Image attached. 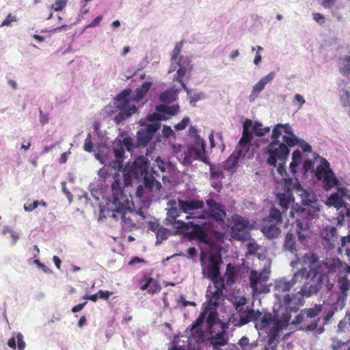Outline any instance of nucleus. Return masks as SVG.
Returning <instances> with one entry per match:
<instances>
[{
  "mask_svg": "<svg viewBox=\"0 0 350 350\" xmlns=\"http://www.w3.org/2000/svg\"><path fill=\"white\" fill-rule=\"evenodd\" d=\"M121 143H122L123 147L126 148L128 151L132 150L133 148V140L131 137H124L122 140H121Z\"/></svg>",
  "mask_w": 350,
  "mask_h": 350,
  "instance_id": "obj_59",
  "label": "nucleus"
},
{
  "mask_svg": "<svg viewBox=\"0 0 350 350\" xmlns=\"http://www.w3.org/2000/svg\"><path fill=\"white\" fill-rule=\"evenodd\" d=\"M284 247L286 250L291 253H294L297 251L295 237L293 233L288 232L286 234Z\"/></svg>",
  "mask_w": 350,
  "mask_h": 350,
  "instance_id": "obj_31",
  "label": "nucleus"
},
{
  "mask_svg": "<svg viewBox=\"0 0 350 350\" xmlns=\"http://www.w3.org/2000/svg\"><path fill=\"white\" fill-rule=\"evenodd\" d=\"M276 198L279 202V205L282 209V214H285L288 211L289 206L293 200V195L290 191L284 193H278Z\"/></svg>",
  "mask_w": 350,
  "mask_h": 350,
  "instance_id": "obj_26",
  "label": "nucleus"
},
{
  "mask_svg": "<svg viewBox=\"0 0 350 350\" xmlns=\"http://www.w3.org/2000/svg\"><path fill=\"white\" fill-rule=\"evenodd\" d=\"M211 311L208 314V316L206 317V324L207 327L209 329H211L212 327L214 325V324L216 322V319L217 317V314L216 310H211Z\"/></svg>",
  "mask_w": 350,
  "mask_h": 350,
  "instance_id": "obj_51",
  "label": "nucleus"
},
{
  "mask_svg": "<svg viewBox=\"0 0 350 350\" xmlns=\"http://www.w3.org/2000/svg\"><path fill=\"white\" fill-rule=\"evenodd\" d=\"M297 189L298 190H301L303 193L301 194V196H303L301 202L305 205H310V203H312V200L308 198L310 196L309 193L306 190L304 189L300 184L297 185Z\"/></svg>",
  "mask_w": 350,
  "mask_h": 350,
  "instance_id": "obj_54",
  "label": "nucleus"
},
{
  "mask_svg": "<svg viewBox=\"0 0 350 350\" xmlns=\"http://www.w3.org/2000/svg\"><path fill=\"white\" fill-rule=\"evenodd\" d=\"M256 317V327L267 334L275 331L276 327L278 328V331H280L283 327L282 322L279 319H276L269 312L262 313L258 310Z\"/></svg>",
  "mask_w": 350,
  "mask_h": 350,
  "instance_id": "obj_9",
  "label": "nucleus"
},
{
  "mask_svg": "<svg viewBox=\"0 0 350 350\" xmlns=\"http://www.w3.org/2000/svg\"><path fill=\"white\" fill-rule=\"evenodd\" d=\"M252 126V121L250 119H247L243 125V133L242 137L239 139L241 143L245 142L250 144L252 139V135L250 132V128Z\"/></svg>",
  "mask_w": 350,
  "mask_h": 350,
  "instance_id": "obj_30",
  "label": "nucleus"
},
{
  "mask_svg": "<svg viewBox=\"0 0 350 350\" xmlns=\"http://www.w3.org/2000/svg\"><path fill=\"white\" fill-rule=\"evenodd\" d=\"M207 267V278L210 280L217 278L220 275V265L222 260L220 256H211Z\"/></svg>",
  "mask_w": 350,
  "mask_h": 350,
  "instance_id": "obj_22",
  "label": "nucleus"
},
{
  "mask_svg": "<svg viewBox=\"0 0 350 350\" xmlns=\"http://www.w3.org/2000/svg\"><path fill=\"white\" fill-rule=\"evenodd\" d=\"M329 200L330 204L336 207L342 206V205L345 204L342 198L336 193L332 194L329 198Z\"/></svg>",
  "mask_w": 350,
  "mask_h": 350,
  "instance_id": "obj_50",
  "label": "nucleus"
},
{
  "mask_svg": "<svg viewBox=\"0 0 350 350\" xmlns=\"http://www.w3.org/2000/svg\"><path fill=\"white\" fill-rule=\"evenodd\" d=\"M282 124H276L273 129L271 135L272 141L280 142L278 139L282 135Z\"/></svg>",
  "mask_w": 350,
  "mask_h": 350,
  "instance_id": "obj_53",
  "label": "nucleus"
},
{
  "mask_svg": "<svg viewBox=\"0 0 350 350\" xmlns=\"http://www.w3.org/2000/svg\"><path fill=\"white\" fill-rule=\"evenodd\" d=\"M282 139L284 144H286L288 148L295 146L297 142V139L294 134L291 135V136L284 135Z\"/></svg>",
  "mask_w": 350,
  "mask_h": 350,
  "instance_id": "obj_52",
  "label": "nucleus"
},
{
  "mask_svg": "<svg viewBox=\"0 0 350 350\" xmlns=\"http://www.w3.org/2000/svg\"><path fill=\"white\" fill-rule=\"evenodd\" d=\"M177 90H167L159 95V100L162 103H172L176 100Z\"/></svg>",
  "mask_w": 350,
  "mask_h": 350,
  "instance_id": "obj_32",
  "label": "nucleus"
},
{
  "mask_svg": "<svg viewBox=\"0 0 350 350\" xmlns=\"http://www.w3.org/2000/svg\"><path fill=\"white\" fill-rule=\"evenodd\" d=\"M196 144L199 147L198 148L196 146H191L183 153V164L184 165H190L193 161L196 160H200L206 164L208 163V157L206 154L205 150V141L199 139L196 142Z\"/></svg>",
  "mask_w": 350,
  "mask_h": 350,
  "instance_id": "obj_8",
  "label": "nucleus"
},
{
  "mask_svg": "<svg viewBox=\"0 0 350 350\" xmlns=\"http://www.w3.org/2000/svg\"><path fill=\"white\" fill-rule=\"evenodd\" d=\"M209 341L211 345L217 349L227 345L228 338L226 336V327L224 323H221L219 332L209 337Z\"/></svg>",
  "mask_w": 350,
  "mask_h": 350,
  "instance_id": "obj_20",
  "label": "nucleus"
},
{
  "mask_svg": "<svg viewBox=\"0 0 350 350\" xmlns=\"http://www.w3.org/2000/svg\"><path fill=\"white\" fill-rule=\"evenodd\" d=\"M319 209L313 207L293 208L291 211L292 217L295 218L297 234L299 241L304 243L311 226V221L318 216Z\"/></svg>",
  "mask_w": 350,
  "mask_h": 350,
  "instance_id": "obj_3",
  "label": "nucleus"
},
{
  "mask_svg": "<svg viewBox=\"0 0 350 350\" xmlns=\"http://www.w3.org/2000/svg\"><path fill=\"white\" fill-rule=\"evenodd\" d=\"M240 157L236 155L235 152H233L229 156V157L224 161V167L226 170L230 171L236 167Z\"/></svg>",
  "mask_w": 350,
  "mask_h": 350,
  "instance_id": "obj_38",
  "label": "nucleus"
},
{
  "mask_svg": "<svg viewBox=\"0 0 350 350\" xmlns=\"http://www.w3.org/2000/svg\"><path fill=\"white\" fill-rule=\"evenodd\" d=\"M113 152L118 160L123 159L124 157V148L121 143V139H116L113 145Z\"/></svg>",
  "mask_w": 350,
  "mask_h": 350,
  "instance_id": "obj_37",
  "label": "nucleus"
},
{
  "mask_svg": "<svg viewBox=\"0 0 350 350\" xmlns=\"http://www.w3.org/2000/svg\"><path fill=\"white\" fill-rule=\"evenodd\" d=\"M250 284L253 292L261 293L267 289V281L269 279V272L263 269L260 272L252 270L250 273Z\"/></svg>",
  "mask_w": 350,
  "mask_h": 350,
  "instance_id": "obj_14",
  "label": "nucleus"
},
{
  "mask_svg": "<svg viewBox=\"0 0 350 350\" xmlns=\"http://www.w3.org/2000/svg\"><path fill=\"white\" fill-rule=\"evenodd\" d=\"M183 41L176 42L175 46L171 54V61L172 62L176 61V59H178L183 47Z\"/></svg>",
  "mask_w": 350,
  "mask_h": 350,
  "instance_id": "obj_47",
  "label": "nucleus"
},
{
  "mask_svg": "<svg viewBox=\"0 0 350 350\" xmlns=\"http://www.w3.org/2000/svg\"><path fill=\"white\" fill-rule=\"evenodd\" d=\"M337 332L343 336H347V342H350V311L346 313L345 317L338 324Z\"/></svg>",
  "mask_w": 350,
  "mask_h": 350,
  "instance_id": "obj_25",
  "label": "nucleus"
},
{
  "mask_svg": "<svg viewBox=\"0 0 350 350\" xmlns=\"http://www.w3.org/2000/svg\"><path fill=\"white\" fill-rule=\"evenodd\" d=\"M304 277L306 278L310 277L309 271L306 269H300L294 274L293 278L291 280H287L285 278L276 280L275 282L274 288L278 293L289 291L299 278H303Z\"/></svg>",
  "mask_w": 350,
  "mask_h": 350,
  "instance_id": "obj_15",
  "label": "nucleus"
},
{
  "mask_svg": "<svg viewBox=\"0 0 350 350\" xmlns=\"http://www.w3.org/2000/svg\"><path fill=\"white\" fill-rule=\"evenodd\" d=\"M214 285L215 291L223 292L225 290L226 284L224 278H222L221 275L218 276L217 278H213L211 280Z\"/></svg>",
  "mask_w": 350,
  "mask_h": 350,
  "instance_id": "obj_44",
  "label": "nucleus"
},
{
  "mask_svg": "<svg viewBox=\"0 0 350 350\" xmlns=\"http://www.w3.org/2000/svg\"><path fill=\"white\" fill-rule=\"evenodd\" d=\"M155 234L157 237V243H161L163 240L167 238L168 231L164 227L161 226Z\"/></svg>",
  "mask_w": 350,
  "mask_h": 350,
  "instance_id": "obj_48",
  "label": "nucleus"
},
{
  "mask_svg": "<svg viewBox=\"0 0 350 350\" xmlns=\"http://www.w3.org/2000/svg\"><path fill=\"white\" fill-rule=\"evenodd\" d=\"M323 309L321 304H316L313 308H305L295 317L292 323L299 325L301 330L322 334L324 332V327L320 325L321 318L319 316L324 312Z\"/></svg>",
  "mask_w": 350,
  "mask_h": 350,
  "instance_id": "obj_2",
  "label": "nucleus"
},
{
  "mask_svg": "<svg viewBox=\"0 0 350 350\" xmlns=\"http://www.w3.org/2000/svg\"><path fill=\"white\" fill-rule=\"evenodd\" d=\"M135 179L134 175L131 174V171L128 167V165L125 166L123 170V180L126 186L131 185L133 180Z\"/></svg>",
  "mask_w": 350,
  "mask_h": 350,
  "instance_id": "obj_46",
  "label": "nucleus"
},
{
  "mask_svg": "<svg viewBox=\"0 0 350 350\" xmlns=\"http://www.w3.org/2000/svg\"><path fill=\"white\" fill-rule=\"evenodd\" d=\"M265 152L269 154L267 163L270 166L275 167L278 161L286 163L290 153V150L284 143L272 141L268 145Z\"/></svg>",
  "mask_w": 350,
  "mask_h": 350,
  "instance_id": "obj_7",
  "label": "nucleus"
},
{
  "mask_svg": "<svg viewBox=\"0 0 350 350\" xmlns=\"http://www.w3.org/2000/svg\"><path fill=\"white\" fill-rule=\"evenodd\" d=\"M239 345L243 350H252L257 347L256 342H250L249 338L246 336H243L239 340Z\"/></svg>",
  "mask_w": 350,
  "mask_h": 350,
  "instance_id": "obj_42",
  "label": "nucleus"
},
{
  "mask_svg": "<svg viewBox=\"0 0 350 350\" xmlns=\"http://www.w3.org/2000/svg\"><path fill=\"white\" fill-rule=\"evenodd\" d=\"M167 204L170 206V208L167 212L166 220H167L171 224H173L174 227L176 228V226H178L176 221H180L176 220V218L180 216L181 211L180 210V207L178 208L176 206L177 202L176 200H171Z\"/></svg>",
  "mask_w": 350,
  "mask_h": 350,
  "instance_id": "obj_24",
  "label": "nucleus"
},
{
  "mask_svg": "<svg viewBox=\"0 0 350 350\" xmlns=\"http://www.w3.org/2000/svg\"><path fill=\"white\" fill-rule=\"evenodd\" d=\"M221 277L224 278V280L226 281V284H228V285H232L234 283V281H235L234 268L231 264L227 265L226 272H225L224 276H221Z\"/></svg>",
  "mask_w": 350,
  "mask_h": 350,
  "instance_id": "obj_36",
  "label": "nucleus"
},
{
  "mask_svg": "<svg viewBox=\"0 0 350 350\" xmlns=\"http://www.w3.org/2000/svg\"><path fill=\"white\" fill-rule=\"evenodd\" d=\"M67 5V0H56L54 3L51 5V10L54 11H61Z\"/></svg>",
  "mask_w": 350,
  "mask_h": 350,
  "instance_id": "obj_55",
  "label": "nucleus"
},
{
  "mask_svg": "<svg viewBox=\"0 0 350 350\" xmlns=\"http://www.w3.org/2000/svg\"><path fill=\"white\" fill-rule=\"evenodd\" d=\"M131 93V89H124L120 94L117 95L113 102L116 111L118 112L115 117V120L118 124L134 114L137 110L135 105L131 104L129 100Z\"/></svg>",
  "mask_w": 350,
  "mask_h": 350,
  "instance_id": "obj_5",
  "label": "nucleus"
},
{
  "mask_svg": "<svg viewBox=\"0 0 350 350\" xmlns=\"http://www.w3.org/2000/svg\"><path fill=\"white\" fill-rule=\"evenodd\" d=\"M176 64L178 66H180L182 68H185L190 70H192V69H193L191 61L187 56H180V57L178 58V61L176 62Z\"/></svg>",
  "mask_w": 350,
  "mask_h": 350,
  "instance_id": "obj_45",
  "label": "nucleus"
},
{
  "mask_svg": "<svg viewBox=\"0 0 350 350\" xmlns=\"http://www.w3.org/2000/svg\"><path fill=\"white\" fill-rule=\"evenodd\" d=\"M347 340L345 342H342L338 339L332 340V350H339L348 343Z\"/></svg>",
  "mask_w": 350,
  "mask_h": 350,
  "instance_id": "obj_61",
  "label": "nucleus"
},
{
  "mask_svg": "<svg viewBox=\"0 0 350 350\" xmlns=\"http://www.w3.org/2000/svg\"><path fill=\"white\" fill-rule=\"evenodd\" d=\"M160 124L158 122L150 123L148 124L144 130L152 137L154 135L155 133L159 129Z\"/></svg>",
  "mask_w": 350,
  "mask_h": 350,
  "instance_id": "obj_49",
  "label": "nucleus"
},
{
  "mask_svg": "<svg viewBox=\"0 0 350 350\" xmlns=\"http://www.w3.org/2000/svg\"><path fill=\"white\" fill-rule=\"evenodd\" d=\"M177 230L182 234H185L191 239H198L201 242L207 243V234L204 230L198 224L193 222L176 221Z\"/></svg>",
  "mask_w": 350,
  "mask_h": 350,
  "instance_id": "obj_11",
  "label": "nucleus"
},
{
  "mask_svg": "<svg viewBox=\"0 0 350 350\" xmlns=\"http://www.w3.org/2000/svg\"><path fill=\"white\" fill-rule=\"evenodd\" d=\"M268 340L264 347V350H277L278 345L280 342V331L275 328V331L267 334Z\"/></svg>",
  "mask_w": 350,
  "mask_h": 350,
  "instance_id": "obj_27",
  "label": "nucleus"
},
{
  "mask_svg": "<svg viewBox=\"0 0 350 350\" xmlns=\"http://www.w3.org/2000/svg\"><path fill=\"white\" fill-rule=\"evenodd\" d=\"M250 147V144L239 142L234 152L236 155H238L240 158L245 157V154L248 152Z\"/></svg>",
  "mask_w": 350,
  "mask_h": 350,
  "instance_id": "obj_40",
  "label": "nucleus"
},
{
  "mask_svg": "<svg viewBox=\"0 0 350 350\" xmlns=\"http://www.w3.org/2000/svg\"><path fill=\"white\" fill-rule=\"evenodd\" d=\"M315 174L319 180H323V187L326 191L339 184L338 180L329 167V162L325 159L317 167Z\"/></svg>",
  "mask_w": 350,
  "mask_h": 350,
  "instance_id": "obj_10",
  "label": "nucleus"
},
{
  "mask_svg": "<svg viewBox=\"0 0 350 350\" xmlns=\"http://www.w3.org/2000/svg\"><path fill=\"white\" fill-rule=\"evenodd\" d=\"M128 167L134 175L135 179H139L148 170L149 161L146 158L141 156L137 158L131 165H128Z\"/></svg>",
  "mask_w": 350,
  "mask_h": 350,
  "instance_id": "obj_18",
  "label": "nucleus"
},
{
  "mask_svg": "<svg viewBox=\"0 0 350 350\" xmlns=\"http://www.w3.org/2000/svg\"><path fill=\"white\" fill-rule=\"evenodd\" d=\"M282 223V212L279 209L272 207L269 211V215L262 219L260 230L268 239H276L281 233L278 225Z\"/></svg>",
  "mask_w": 350,
  "mask_h": 350,
  "instance_id": "obj_4",
  "label": "nucleus"
},
{
  "mask_svg": "<svg viewBox=\"0 0 350 350\" xmlns=\"http://www.w3.org/2000/svg\"><path fill=\"white\" fill-rule=\"evenodd\" d=\"M341 65L340 71L342 74H350V55H345L340 58Z\"/></svg>",
  "mask_w": 350,
  "mask_h": 350,
  "instance_id": "obj_41",
  "label": "nucleus"
},
{
  "mask_svg": "<svg viewBox=\"0 0 350 350\" xmlns=\"http://www.w3.org/2000/svg\"><path fill=\"white\" fill-rule=\"evenodd\" d=\"M178 205L182 213L187 214L186 219H199L200 212L204 210V203L202 200H178Z\"/></svg>",
  "mask_w": 350,
  "mask_h": 350,
  "instance_id": "obj_13",
  "label": "nucleus"
},
{
  "mask_svg": "<svg viewBox=\"0 0 350 350\" xmlns=\"http://www.w3.org/2000/svg\"><path fill=\"white\" fill-rule=\"evenodd\" d=\"M190 122V119L188 117H185L183 119L178 122V124L174 125V129L176 131H183L184 130L187 126L189 124Z\"/></svg>",
  "mask_w": 350,
  "mask_h": 350,
  "instance_id": "obj_58",
  "label": "nucleus"
},
{
  "mask_svg": "<svg viewBox=\"0 0 350 350\" xmlns=\"http://www.w3.org/2000/svg\"><path fill=\"white\" fill-rule=\"evenodd\" d=\"M3 234H9L13 240L14 244H15L16 242L19 239L18 233L15 232L14 230H13L12 228H10L9 227H6L3 229Z\"/></svg>",
  "mask_w": 350,
  "mask_h": 350,
  "instance_id": "obj_56",
  "label": "nucleus"
},
{
  "mask_svg": "<svg viewBox=\"0 0 350 350\" xmlns=\"http://www.w3.org/2000/svg\"><path fill=\"white\" fill-rule=\"evenodd\" d=\"M93 144L91 139V135L89 133L84 142L83 148L85 151L91 152L93 150Z\"/></svg>",
  "mask_w": 350,
  "mask_h": 350,
  "instance_id": "obj_60",
  "label": "nucleus"
},
{
  "mask_svg": "<svg viewBox=\"0 0 350 350\" xmlns=\"http://www.w3.org/2000/svg\"><path fill=\"white\" fill-rule=\"evenodd\" d=\"M237 313L233 314L232 321L235 326L241 327L245 324L249 323L251 321L256 320V312L253 309H250L248 307L245 308L241 306V304H238L237 306Z\"/></svg>",
  "mask_w": 350,
  "mask_h": 350,
  "instance_id": "obj_17",
  "label": "nucleus"
},
{
  "mask_svg": "<svg viewBox=\"0 0 350 350\" xmlns=\"http://www.w3.org/2000/svg\"><path fill=\"white\" fill-rule=\"evenodd\" d=\"M206 204L208 206V211L205 209L200 212V219H213L217 224H224V218L226 216V212L220 203L216 202L213 199L206 200Z\"/></svg>",
  "mask_w": 350,
  "mask_h": 350,
  "instance_id": "obj_12",
  "label": "nucleus"
},
{
  "mask_svg": "<svg viewBox=\"0 0 350 350\" xmlns=\"http://www.w3.org/2000/svg\"><path fill=\"white\" fill-rule=\"evenodd\" d=\"M17 21L16 16L12 15V14H8L5 19L2 22L0 27L4 26H10L12 22H15Z\"/></svg>",
  "mask_w": 350,
  "mask_h": 350,
  "instance_id": "obj_63",
  "label": "nucleus"
},
{
  "mask_svg": "<svg viewBox=\"0 0 350 350\" xmlns=\"http://www.w3.org/2000/svg\"><path fill=\"white\" fill-rule=\"evenodd\" d=\"M232 226L230 234L234 239L238 241L247 240L250 237L249 231L254 226L247 218L243 217L239 214H234L231 216Z\"/></svg>",
  "mask_w": 350,
  "mask_h": 350,
  "instance_id": "obj_6",
  "label": "nucleus"
},
{
  "mask_svg": "<svg viewBox=\"0 0 350 350\" xmlns=\"http://www.w3.org/2000/svg\"><path fill=\"white\" fill-rule=\"evenodd\" d=\"M208 309L204 310L200 314L196 320L187 327L186 332L188 333L189 338H193L198 343L202 342L204 338V333L202 329V324L204 321L208 313Z\"/></svg>",
  "mask_w": 350,
  "mask_h": 350,
  "instance_id": "obj_16",
  "label": "nucleus"
},
{
  "mask_svg": "<svg viewBox=\"0 0 350 350\" xmlns=\"http://www.w3.org/2000/svg\"><path fill=\"white\" fill-rule=\"evenodd\" d=\"M152 85L151 82H144L140 87L136 88L134 100L136 101L141 100L148 92Z\"/></svg>",
  "mask_w": 350,
  "mask_h": 350,
  "instance_id": "obj_34",
  "label": "nucleus"
},
{
  "mask_svg": "<svg viewBox=\"0 0 350 350\" xmlns=\"http://www.w3.org/2000/svg\"><path fill=\"white\" fill-rule=\"evenodd\" d=\"M147 132L144 129H141L138 131L137 135V147H145L148 145V142L152 139Z\"/></svg>",
  "mask_w": 350,
  "mask_h": 350,
  "instance_id": "obj_33",
  "label": "nucleus"
},
{
  "mask_svg": "<svg viewBox=\"0 0 350 350\" xmlns=\"http://www.w3.org/2000/svg\"><path fill=\"white\" fill-rule=\"evenodd\" d=\"M252 126L253 132L255 134V135L258 137H262L266 133H269L270 131L269 127L267 126L263 128L262 123L259 122H255L254 124H252Z\"/></svg>",
  "mask_w": 350,
  "mask_h": 350,
  "instance_id": "obj_39",
  "label": "nucleus"
},
{
  "mask_svg": "<svg viewBox=\"0 0 350 350\" xmlns=\"http://www.w3.org/2000/svg\"><path fill=\"white\" fill-rule=\"evenodd\" d=\"M113 182L111 183L112 201L109 204V209L111 211V217L116 220L120 219L122 227L129 231L136 228V224L134 218L137 217V213L131 208L129 197L124 192V189L121 186V176L116 173L113 176Z\"/></svg>",
  "mask_w": 350,
  "mask_h": 350,
  "instance_id": "obj_1",
  "label": "nucleus"
},
{
  "mask_svg": "<svg viewBox=\"0 0 350 350\" xmlns=\"http://www.w3.org/2000/svg\"><path fill=\"white\" fill-rule=\"evenodd\" d=\"M151 285H150L148 292L150 294H154L160 291L161 287L159 282L154 279L152 278Z\"/></svg>",
  "mask_w": 350,
  "mask_h": 350,
  "instance_id": "obj_57",
  "label": "nucleus"
},
{
  "mask_svg": "<svg viewBox=\"0 0 350 350\" xmlns=\"http://www.w3.org/2000/svg\"><path fill=\"white\" fill-rule=\"evenodd\" d=\"M224 295L223 292L217 291H211V286H208L206 293V299L208 306L206 307L208 310H214L218 308L220 301Z\"/></svg>",
  "mask_w": 350,
  "mask_h": 350,
  "instance_id": "obj_21",
  "label": "nucleus"
},
{
  "mask_svg": "<svg viewBox=\"0 0 350 350\" xmlns=\"http://www.w3.org/2000/svg\"><path fill=\"white\" fill-rule=\"evenodd\" d=\"M167 117L165 116L161 113H153L148 116V120L151 122L159 121L161 120H167Z\"/></svg>",
  "mask_w": 350,
  "mask_h": 350,
  "instance_id": "obj_62",
  "label": "nucleus"
},
{
  "mask_svg": "<svg viewBox=\"0 0 350 350\" xmlns=\"http://www.w3.org/2000/svg\"><path fill=\"white\" fill-rule=\"evenodd\" d=\"M39 206V201L34 200L32 203H26L24 204V209L25 211H33Z\"/></svg>",
  "mask_w": 350,
  "mask_h": 350,
  "instance_id": "obj_64",
  "label": "nucleus"
},
{
  "mask_svg": "<svg viewBox=\"0 0 350 350\" xmlns=\"http://www.w3.org/2000/svg\"><path fill=\"white\" fill-rule=\"evenodd\" d=\"M157 176V172L152 169L148 170L142 176L145 187L150 191L158 192L161 190L162 186L161 183L156 180Z\"/></svg>",
  "mask_w": 350,
  "mask_h": 350,
  "instance_id": "obj_19",
  "label": "nucleus"
},
{
  "mask_svg": "<svg viewBox=\"0 0 350 350\" xmlns=\"http://www.w3.org/2000/svg\"><path fill=\"white\" fill-rule=\"evenodd\" d=\"M191 72V70H190L189 69L178 66V68L176 71V74L173 77V81L179 82L181 85L182 88L184 89L187 92V94L191 93V89H189L187 87L186 84L183 81V78L187 75H189Z\"/></svg>",
  "mask_w": 350,
  "mask_h": 350,
  "instance_id": "obj_28",
  "label": "nucleus"
},
{
  "mask_svg": "<svg viewBox=\"0 0 350 350\" xmlns=\"http://www.w3.org/2000/svg\"><path fill=\"white\" fill-rule=\"evenodd\" d=\"M274 73L270 72L267 75L262 77L257 83L253 87L250 95V100H254L259 94V93L265 88V85L274 78Z\"/></svg>",
  "mask_w": 350,
  "mask_h": 350,
  "instance_id": "obj_23",
  "label": "nucleus"
},
{
  "mask_svg": "<svg viewBox=\"0 0 350 350\" xmlns=\"http://www.w3.org/2000/svg\"><path fill=\"white\" fill-rule=\"evenodd\" d=\"M156 110L157 112L161 113V114L165 116H166V115L169 116H175L179 111V106H167L165 105H159L156 107Z\"/></svg>",
  "mask_w": 350,
  "mask_h": 350,
  "instance_id": "obj_29",
  "label": "nucleus"
},
{
  "mask_svg": "<svg viewBox=\"0 0 350 350\" xmlns=\"http://www.w3.org/2000/svg\"><path fill=\"white\" fill-rule=\"evenodd\" d=\"M338 287L340 291H341V293L347 296V293L349 290L350 288V281L348 278L346 277L341 278L338 280Z\"/></svg>",
  "mask_w": 350,
  "mask_h": 350,
  "instance_id": "obj_43",
  "label": "nucleus"
},
{
  "mask_svg": "<svg viewBox=\"0 0 350 350\" xmlns=\"http://www.w3.org/2000/svg\"><path fill=\"white\" fill-rule=\"evenodd\" d=\"M318 292V288L317 285L311 284L308 282H305L304 284L301 288L299 293L301 295L302 297H310L312 295L316 294Z\"/></svg>",
  "mask_w": 350,
  "mask_h": 350,
  "instance_id": "obj_35",
  "label": "nucleus"
}]
</instances>
